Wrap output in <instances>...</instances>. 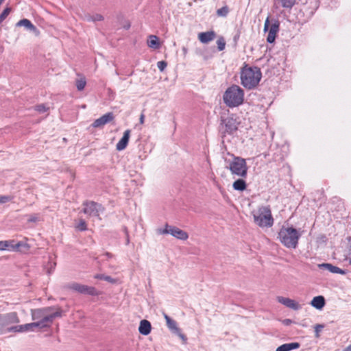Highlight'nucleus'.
Wrapping results in <instances>:
<instances>
[{
    "label": "nucleus",
    "mask_w": 351,
    "mask_h": 351,
    "mask_svg": "<svg viewBox=\"0 0 351 351\" xmlns=\"http://www.w3.org/2000/svg\"><path fill=\"white\" fill-rule=\"evenodd\" d=\"M31 315L38 328H48L51 326L55 318L62 316V310L55 306L32 309Z\"/></svg>",
    "instance_id": "nucleus-1"
},
{
    "label": "nucleus",
    "mask_w": 351,
    "mask_h": 351,
    "mask_svg": "<svg viewBox=\"0 0 351 351\" xmlns=\"http://www.w3.org/2000/svg\"><path fill=\"white\" fill-rule=\"evenodd\" d=\"M261 77V71L257 66L245 65L241 70V83L248 90L255 88L258 85Z\"/></svg>",
    "instance_id": "nucleus-2"
},
{
    "label": "nucleus",
    "mask_w": 351,
    "mask_h": 351,
    "mask_svg": "<svg viewBox=\"0 0 351 351\" xmlns=\"http://www.w3.org/2000/svg\"><path fill=\"white\" fill-rule=\"evenodd\" d=\"M223 100L230 108L239 106L243 102L244 91L239 86L232 85L225 91Z\"/></svg>",
    "instance_id": "nucleus-3"
},
{
    "label": "nucleus",
    "mask_w": 351,
    "mask_h": 351,
    "mask_svg": "<svg viewBox=\"0 0 351 351\" xmlns=\"http://www.w3.org/2000/svg\"><path fill=\"white\" fill-rule=\"evenodd\" d=\"M301 233L292 227H282L279 233L280 241L288 248H296Z\"/></svg>",
    "instance_id": "nucleus-4"
},
{
    "label": "nucleus",
    "mask_w": 351,
    "mask_h": 351,
    "mask_svg": "<svg viewBox=\"0 0 351 351\" xmlns=\"http://www.w3.org/2000/svg\"><path fill=\"white\" fill-rule=\"evenodd\" d=\"M254 221L261 228H269L274 224V219L269 206H261L252 212Z\"/></svg>",
    "instance_id": "nucleus-5"
},
{
    "label": "nucleus",
    "mask_w": 351,
    "mask_h": 351,
    "mask_svg": "<svg viewBox=\"0 0 351 351\" xmlns=\"http://www.w3.org/2000/svg\"><path fill=\"white\" fill-rule=\"evenodd\" d=\"M232 160L225 159L226 168L228 169L232 175L245 178L247 173V167L245 160L239 156H232Z\"/></svg>",
    "instance_id": "nucleus-6"
},
{
    "label": "nucleus",
    "mask_w": 351,
    "mask_h": 351,
    "mask_svg": "<svg viewBox=\"0 0 351 351\" xmlns=\"http://www.w3.org/2000/svg\"><path fill=\"white\" fill-rule=\"evenodd\" d=\"M83 206V212L90 217H99V214L104 211L103 206L95 202H84Z\"/></svg>",
    "instance_id": "nucleus-7"
},
{
    "label": "nucleus",
    "mask_w": 351,
    "mask_h": 351,
    "mask_svg": "<svg viewBox=\"0 0 351 351\" xmlns=\"http://www.w3.org/2000/svg\"><path fill=\"white\" fill-rule=\"evenodd\" d=\"M71 288L80 293L88 294L90 295H97L96 289L93 287H88L78 283H73L71 285Z\"/></svg>",
    "instance_id": "nucleus-8"
},
{
    "label": "nucleus",
    "mask_w": 351,
    "mask_h": 351,
    "mask_svg": "<svg viewBox=\"0 0 351 351\" xmlns=\"http://www.w3.org/2000/svg\"><path fill=\"white\" fill-rule=\"evenodd\" d=\"M221 124L224 125L225 132L232 134L238 128V123L233 117H227L221 120Z\"/></svg>",
    "instance_id": "nucleus-9"
},
{
    "label": "nucleus",
    "mask_w": 351,
    "mask_h": 351,
    "mask_svg": "<svg viewBox=\"0 0 351 351\" xmlns=\"http://www.w3.org/2000/svg\"><path fill=\"white\" fill-rule=\"evenodd\" d=\"M114 119V115L112 112H108L99 119H97L95 120V121L93 123L92 125L93 128H100L104 126L105 124L110 122Z\"/></svg>",
    "instance_id": "nucleus-10"
},
{
    "label": "nucleus",
    "mask_w": 351,
    "mask_h": 351,
    "mask_svg": "<svg viewBox=\"0 0 351 351\" xmlns=\"http://www.w3.org/2000/svg\"><path fill=\"white\" fill-rule=\"evenodd\" d=\"M277 300L280 304L295 311L299 310L301 308L300 305L297 302L288 298L279 296L277 298Z\"/></svg>",
    "instance_id": "nucleus-11"
},
{
    "label": "nucleus",
    "mask_w": 351,
    "mask_h": 351,
    "mask_svg": "<svg viewBox=\"0 0 351 351\" xmlns=\"http://www.w3.org/2000/svg\"><path fill=\"white\" fill-rule=\"evenodd\" d=\"M17 27H24L27 30L33 32L36 36L39 35V31L36 27L28 19H23L20 20L16 24Z\"/></svg>",
    "instance_id": "nucleus-12"
},
{
    "label": "nucleus",
    "mask_w": 351,
    "mask_h": 351,
    "mask_svg": "<svg viewBox=\"0 0 351 351\" xmlns=\"http://www.w3.org/2000/svg\"><path fill=\"white\" fill-rule=\"evenodd\" d=\"M130 132V130H126L124 132L123 137L119 140L116 145L117 150L122 151L126 148L129 142Z\"/></svg>",
    "instance_id": "nucleus-13"
},
{
    "label": "nucleus",
    "mask_w": 351,
    "mask_h": 351,
    "mask_svg": "<svg viewBox=\"0 0 351 351\" xmlns=\"http://www.w3.org/2000/svg\"><path fill=\"white\" fill-rule=\"evenodd\" d=\"M279 30V23L278 21H275L272 23L269 27L268 35L267 37V41L269 43H272L274 42L276 34Z\"/></svg>",
    "instance_id": "nucleus-14"
},
{
    "label": "nucleus",
    "mask_w": 351,
    "mask_h": 351,
    "mask_svg": "<svg viewBox=\"0 0 351 351\" xmlns=\"http://www.w3.org/2000/svg\"><path fill=\"white\" fill-rule=\"evenodd\" d=\"M170 234L178 239L185 241L189 238V234L186 232L176 227L171 226Z\"/></svg>",
    "instance_id": "nucleus-15"
},
{
    "label": "nucleus",
    "mask_w": 351,
    "mask_h": 351,
    "mask_svg": "<svg viewBox=\"0 0 351 351\" xmlns=\"http://www.w3.org/2000/svg\"><path fill=\"white\" fill-rule=\"evenodd\" d=\"M152 329L151 324L146 319H143L140 322L138 327L139 332L143 335H147L150 333Z\"/></svg>",
    "instance_id": "nucleus-16"
},
{
    "label": "nucleus",
    "mask_w": 351,
    "mask_h": 351,
    "mask_svg": "<svg viewBox=\"0 0 351 351\" xmlns=\"http://www.w3.org/2000/svg\"><path fill=\"white\" fill-rule=\"evenodd\" d=\"M215 38L213 31L201 32L198 34V38L202 43H208Z\"/></svg>",
    "instance_id": "nucleus-17"
},
{
    "label": "nucleus",
    "mask_w": 351,
    "mask_h": 351,
    "mask_svg": "<svg viewBox=\"0 0 351 351\" xmlns=\"http://www.w3.org/2000/svg\"><path fill=\"white\" fill-rule=\"evenodd\" d=\"M319 267L326 269L332 274H345L346 272L341 268L334 266L330 263H322L319 265Z\"/></svg>",
    "instance_id": "nucleus-18"
},
{
    "label": "nucleus",
    "mask_w": 351,
    "mask_h": 351,
    "mask_svg": "<svg viewBox=\"0 0 351 351\" xmlns=\"http://www.w3.org/2000/svg\"><path fill=\"white\" fill-rule=\"evenodd\" d=\"M164 317L166 320L168 328L174 333H179L180 328L178 327L176 322L172 319L167 314H164Z\"/></svg>",
    "instance_id": "nucleus-19"
},
{
    "label": "nucleus",
    "mask_w": 351,
    "mask_h": 351,
    "mask_svg": "<svg viewBox=\"0 0 351 351\" xmlns=\"http://www.w3.org/2000/svg\"><path fill=\"white\" fill-rule=\"evenodd\" d=\"M326 304L325 299L324 296L319 295L314 297L311 302V304L315 308L320 310L322 309Z\"/></svg>",
    "instance_id": "nucleus-20"
},
{
    "label": "nucleus",
    "mask_w": 351,
    "mask_h": 351,
    "mask_svg": "<svg viewBox=\"0 0 351 351\" xmlns=\"http://www.w3.org/2000/svg\"><path fill=\"white\" fill-rule=\"evenodd\" d=\"M3 319H4L5 322L10 326L11 324L18 323L19 322V319L18 317L17 313L15 312H12L10 313H7L5 315H1Z\"/></svg>",
    "instance_id": "nucleus-21"
},
{
    "label": "nucleus",
    "mask_w": 351,
    "mask_h": 351,
    "mask_svg": "<svg viewBox=\"0 0 351 351\" xmlns=\"http://www.w3.org/2000/svg\"><path fill=\"white\" fill-rule=\"evenodd\" d=\"M300 347V344L298 342H292L285 343L278 347L276 351H291L292 350L298 349Z\"/></svg>",
    "instance_id": "nucleus-22"
},
{
    "label": "nucleus",
    "mask_w": 351,
    "mask_h": 351,
    "mask_svg": "<svg viewBox=\"0 0 351 351\" xmlns=\"http://www.w3.org/2000/svg\"><path fill=\"white\" fill-rule=\"evenodd\" d=\"M36 327H38V326L35 322L29 324H26L24 325L15 326L14 332H25L29 330H34V329Z\"/></svg>",
    "instance_id": "nucleus-23"
},
{
    "label": "nucleus",
    "mask_w": 351,
    "mask_h": 351,
    "mask_svg": "<svg viewBox=\"0 0 351 351\" xmlns=\"http://www.w3.org/2000/svg\"><path fill=\"white\" fill-rule=\"evenodd\" d=\"M147 43L148 47L152 49H156L160 47L159 39L155 35L149 36Z\"/></svg>",
    "instance_id": "nucleus-24"
},
{
    "label": "nucleus",
    "mask_w": 351,
    "mask_h": 351,
    "mask_svg": "<svg viewBox=\"0 0 351 351\" xmlns=\"http://www.w3.org/2000/svg\"><path fill=\"white\" fill-rule=\"evenodd\" d=\"M14 331V326L10 327L9 325L5 322L1 315H0V335L3 333Z\"/></svg>",
    "instance_id": "nucleus-25"
},
{
    "label": "nucleus",
    "mask_w": 351,
    "mask_h": 351,
    "mask_svg": "<svg viewBox=\"0 0 351 351\" xmlns=\"http://www.w3.org/2000/svg\"><path fill=\"white\" fill-rule=\"evenodd\" d=\"M232 187L236 191H243L245 190L247 184L243 179H238L233 182Z\"/></svg>",
    "instance_id": "nucleus-26"
},
{
    "label": "nucleus",
    "mask_w": 351,
    "mask_h": 351,
    "mask_svg": "<svg viewBox=\"0 0 351 351\" xmlns=\"http://www.w3.org/2000/svg\"><path fill=\"white\" fill-rule=\"evenodd\" d=\"M14 247L16 249V252H21L23 253H26L29 249V245L24 242L16 243L14 245Z\"/></svg>",
    "instance_id": "nucleus-27"
},
{
    "label": "nucleus",
    "mask_w": 351,
    "mask_h": 351,
    "mask_svg": "<svg viewBox=\"0 0 351 351\" xmlns=\"http://www.w3.org/2000/svg\"><path fill=\"white\" fill-rule=\"evenodd\" d=\"M103 19H104L103 16L99 14H95L93 15L86 14L84 16V20L86 21H88V22H90V21H93V22L101 21Z\"/></svg>",
    "instance_id": "nucleus-28"
},
{
    "label": "nucleus",
    "mask_w": 351,
    "mask_h": 351,
    "mask_svg": "<svg viewBox=\"0 0 351 351\" xmlns=\"http://www.w3.org/2000/svg\"><path fill=\"white\" fill-rule=\"evenodd\" d=\"M77 89L80 91L84 90L86 84V81L84 77L77 78L75 82Z\"/></svg>",
    "instance_id": "nucleus-29"
},
{
    "label": "nucleus",
    "mask_w": 351,
    "mask_h": 351,
    "mask_svg": "<svg viewBox=\"0 0 351 351\" xmlns=\"http://www.w3.org/2000/svg\"><path fill=\"white\" fill-rule=\"evenodd\" d=\"M296 0H276L285 8H291Z\"/></svg>",
    "instance_id": "nucleus-30"
},
{
    "label": "nucleus",
    "mask_w": 351,
    "mask_h": 351,
    "mask_svg": "<svg viewBox=\"0 0 351 351\" xmlns=\"http://www.w3.org/2000/svg\"><path fill=\"white\" fill-rule=\"evenodd\" d=\"M170 229H171V226L167 223V224H165L164 229L158 228L156 230V232L158 234H170V232H171Z\"/></svg>",
    "instance_id": "nucleus-31"
},
{
    "label": "nucleus",
    "mask_w": 351,
    "mask_h": 351,
    "mask_svg": "<svg viewBox=\"0 0 351 351\" xmlns=\"http://www.w3.org/2000/svg\"><path fill=\"white\" fill-rule=\"evenodd\" d=\"M95 278L96 279H100V280H104L107 282H114V280L113 278H112L110 276H105L104 274H96L95 276H94Z\"/></svg>",
    "instance_id": "nucleus-32"
},
{
    "label": "nucleus",
    "mask_w": 351,
    "mask_h": 351,
    "mask_svg": "<svg viewBox=\"0 0 351 351\" xmlns=\"http://www.w3.org/2000/svg\"><path fill=\"white\" fill-rule=\"evenodd\" d=\"M228 12H229L228 8L227 6H223L221 8L218 9L217 10V14L219 16H226L227 14H228Z\"/></svg>",
    "instance_id": "nucleus-33"
},
{
    "label": "nucleus",
    "mask_w": 351,
    "mask_h": 351,
    "mask_svg": "<svg viewBox=\"0 0 351 351\" xmlns=\"http://www.w3.org/2000/svg\"><path fill=\"white\" fill-rule=\"evenodd\" d=\"M11 9L10 8H6L2 13L0 14V24L6 19V17L9 15Z\"/></svg>",
    "instance_id": "nucleus-34"
},
{
    "label": "nucleus",
    "mask_w": 351,
    "mask_h": 351,
    "mask_svg": "<svg viewBox=\"0 0 351 351\" xmlns=\"http://www.w3.org/2000/svg\"><path fill=\"white\" fill-rule=\"evenodd\" d=\"M324 328V325H323V324H316L314 326L315 337H317V338L319 337V336H320L319 333Z\"/></svg>",
    "instance_id": "nucleus-35"
},
{
    "label": "nucleus",
    "mask_w": 351,
    "mask_h": 351,
    "mask_svg": "<svg viewBox=\"0 0 351 351\" xmlns=\"http://www.w3.org/2000/svg\"><path fill=\"white\" fill-rule=\"evenodd\" d=\"M76 228L80 231L86 230V223L84 219H80L78 224L76 226Z\"/></svg>",
    "instance_id": "nucleus-36"
},
{
    "label": "nucleus",
    "mask_w": 351,
    "mask_h": 351,
    "mask_svg": "<svg viewBox=\"0 0 351 351\" xmlns=\"http://www.w3.org/2000/svg\"><path fill=\"white\" fill-rule=\"evenodd\" d=\"M40 221V217L38 214L30 215L27 221L29 223H36Z\"/></svg>",
    "instance_id": "nucleus-37"
},
{
    "label": "nucleus",
    "mask_w": 351,
    "mask_h": 351,
    "mask_svg": "<svg viewBox=\"0 0 351 351\" xmlns=\"http://www.w3.org/2000/svg\"><path fill=\"white\" fill-rule=\"evenodd\" d=\"M217 47L219 51H222L225 48L226 43L223 40V38H221L217 40Z\"/></svg>",
    "instance_id": "nucleus-38"
},
{
    "label": "nucleus",
    "mask_w": 351,
    "mask_h": 351,
    "mask_svg": "<svg viewBox=\"0 0 351 351\" xmlns=\"http://www.w3.org/2000/svg\"><path fill=\"white\" fill-rule=\"evenodd\" d=\"M35 110L40 113H43L48 110V108L46 107L44 104H39L34 107Z\"/></svg>",
    "instance_id": "nucleus-39"
},
{
    "label": "nucleus",
    "mask_w": 351,
    "mask_h": 351,
    "mask_svg": "<svg viewBox=\"0 0 351 351\" xmlns=\"http://www.w3.org/2000/svg\"><path fill=\"white\" fill-rule=\"evenodd\" d=\"M13 197L10 195H0V204L11 201Z\"/></svg>",
    "instance_id": "nucleus-40"
},
{
    "label": "nucleus",
    "mask_w": 351,
    "mask_h": 351,
    "mask_svg": "<svg viewBox=\"0 0 351 351\" xmlns=\"http://www.w3.org/2000/svg\"><path fill=\"white\" fill-rule=\"evenodd\" d=\"M167 64L165 61H159L157 63V66L160 71H164V69L167 67Z\"/></svg>",
    "instance_id": "nucleus-41"
},
{
    "label": "nucleus",
    "mask_w": 351,
    "mask_h": 351,
    "mask_svg": "<svg viewBox=\"0 0 351 351\" xmlns=\"http://www.w3.org/2000/svg\"><path fill=\"white\" fill-rule=\"evenodd\" d=\"M6 242H8V248H7L9 250L16 251V249L14 247V245L16 244L14 240H10V241H5Z\"/></svg>",
    "instance_id": "nucleus-42"
},
{
    "label": "nucleus",
    "mask_w": 351,
    "mask_h": 351,
    "mask_svg": "<svg viewBox=\"0 0 351 351\" xmlns=\"http://www.w3.org/2000/svg\"><path fill=\"white\" fill-rule=\"evenodd\" d=\"M8 244L9 243L5 241H0V250H5L8 248Z\"/></svg>",
    "instance_id": "nucleus-43"
},
{
    "label": "nucleus",
    "mask_w": 351,
    "mask_h": 351,
    "mask_svg": "<svg viewBox=\"0 0 351 351\" xmlns=\"http://www.w3.org/2000/svg\"><path fill=\"white\" fill-rule=\"evenodd\" d=\"M270 24H269V18L267 17L265 21V24H264V31L265 32H269V27H270Z\"/></svg>",
    "instance_id": "nucleus-44"
},
{
    "label": "nucleus",
    "mask_w": 351,
    "mask_h": 351,
    "mask_svg": "<svg viewBox=\"0 0 351 351\" xmlns=\"http://www.w3.org/2000/svg\"><path fill=\"white\" fill-rule=\"evenodd\" d=\"M292 320L290 319H285L284 320H282V323L285 325V326H289L290 325L291 323H292Z\"/></svg>",
    "instance_id": "nucleus-45"
},
{
    "label": "nucleus",
    "mask_w": 351,
    "mask_h": 351,
    "mask_svg": "<svg viewBox=\"0 0 351 351\" xmlns=\"http://www.w3.org/2000/svg\"><path fill=\"white\" fill-rule=\"evenodd\" d=\"M103 256L106 258V260H108L113 257V255L110 252H106L105 254H103Z\"/></svg>",
    "instance_id": "nucleus-46"
},
{
    "label": "nucleus",
    "mask_w": 351,
    "mask_h": 351,
    "mask_svg": "<svg viewBox=\"0 0 351 351\" xmlns=\"http://www.w3.org/2000/svg\"><path fill=\"white\" fill-rule=\"evenodd\" d=\"M130 27V22H127L124 25L123 28L128 29Z\"/></svg>",
    "instance_id": "nucleus-47"
},
{
    "label": "nucleus",
    "mask_w": 351,
    "mask_h": 351,
    "mask_svg": "<svg viewBox=\"0 0 351 351\" xmlns=\"http://www.w3.org/2000/svg\"><path fill=\"white\" fill-rule=\"evenodd\" d=\"M176 334H177V335H178V336H179L181 339H184V340H185V339H186L185 336H184L183 334H182V333L180 332V331L179 332V333H176Z\"/></svg>",
    "instance_id": "nucleus-48"
},
{
    "label": "nucleus",
    "mask_w": 351,
    "mask_h": 351,
    "mask_svg": "<svg viewBox=\"0 0 351 351\" xmlns=\"http://www.w3.org/2000/svg\"><path fill=\"white\" fill-rule=\"evenodd\" d=\"M145 116L143 114H142L140 117V123H143L144 122Z\"/></svg>",
    "instance_id": "nucleus-49"
},
{
    "label": "nucleus",
    "mask_w": 351,
    "mask_h": 351,
    "mask_svg": "<svg viewBox=\"0 0 351 351\" xmlns=\"http://www.w3.org/2000/svg\"><path fill=\"white\" fill-rule=\"evenodd\" d=\"M343 351H351V344L349 345Z\"/></svg>",
    "instance_id": "nucleus-50"
},
{
    "label": "nucleus",
    "mask_w": 351,
    "mask_h": 351,
    "mask_svg": "<svg viewBox=\"0 0 351 351\" xmlns=\"http://www.w3.org/2000/svg\"><path fill=\"white\" fill-rule=\"evenodd\" d=\"M4 0H0V5H1V3L3 2Z\"/></svg>",
    "instance_id": "nucleus-51"
},
{
    "label": "nucleus",
    "mask_w": 351,
    "mask_h": 351,
    "mask_svg": "<svg viewBox=\"0 0 351 351\" xmlns=\"http://www.w3.org/2000/svg\"><path fill=\"white\" fill-rule=\"evenodd\" d=\"M349 264L351 265V258H349Z\"/></svg>",
    "instance_id": "nucleus-52"
},
{
    "label": "nucleus",
    "mask_w": 351,
    "mask_h": 351,
    "mask_svg": "<svg viewBox=\"0 0 351 351\" xmlns=\"http://www.w3.org/2000/svg\"><path fill=\"white\" fill-rule=\"evenodd\" d=\"M129 243V239L128 237H127V244Z\"/></svg>",
    "instance_id": "nucleus-53"
},
{
    "label": "nucleus",
    "mask_w": 351,
    "mask_h": 351,
    "mask_svg": "<svg viewBox=\"0 0 351 351\" xmlns=\"http://www.w3.org/2000/svg\"><path fill=\"white\" fill-rule=\"evenodd\" d=\"M350 254L351 255V245H350Z\"/></svg>",
    "instance_id": "nucleus-54"
}]
</instances>
